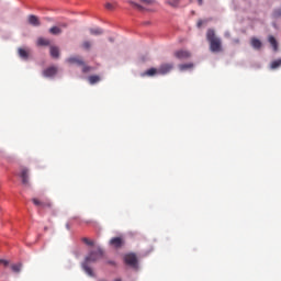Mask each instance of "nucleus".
Returning a JSON list of instances; mask_svg holds the SVG:
<instances>
[{
  "mask_svg": "<svg viewBox=\"0 0 281 281\" xmlns=\"http://www.w3.org/2000/svg\"><path fill=\"white\" fill-rule=\"evenodd\" d=\"M206 41L210 43L211 52L215 54L223 52V42L216 36V31H214V29H209L206 31Z\"/></svg>",
  "mask_w": 281,
  "mask_h": 281,
  "instance_id": "2",
  "label": "nucleus"
},
{
  "mask_svg": "<svg viewBox=\"0 0 281 281\" xmlns=\"http://www.w3.org/2000/svg\"><path fill=\"white\" fill-rule=\"evenodd\" d=\"M281 67V58L270 63V69H279Z\"/></svg>",
  "mask_w": 281,
  "mask_h": 281,
  "instance_id": "21",
  "label": "nucleus"
},
{
  "mask_svg": "<svg viewBox=\"0 0 281 281\" xmlns=\"http://www.w3.org/2000/svg\"><path fill=\"white\" fill-rule=\"evenodd\" d=\"M139 3H143V5H155L157 0H139Z\"/></svg>",
  "mask_w": 281,
  "mask_h": 281,
  "instance_id": "24",
  "label": "nucleus"
},
{
  "mask_svg": "<svg viewBox=\"0 0 281 281\" xmlns=\"http://www.w3.org/2000/svg\"><path fill=\"white\" fill-rule=\"evenodd\" d=\"M90 34H92V36H100L101 34H104V31L100 27L90 29Z\"/></svg>",
  "mask_w": 281,
  "mask_h": 281,
  "instance_id": "20",
  "label": "nucleus"
},
{
  "mask_svg": "<svg viewBox=\"0 0 281 281\" xmlns=\"http://www.w3.org/2000/svg\"><path fill=\"white\" fill-rule=\"evenodd\" d=\"M88 80L91 85H97V82H100V76L98 75L90 76Z\"/></svg>",
  "mask_w": 281,
  "mask_h": 281,
  "instance_id": "23",
  "label": "nucleus"
},
{
  "mask_svg": "<svg viewBox=\"0 0 281 281\" xmlns=\"http://www.w3.org/2000/svg\"><path fill=\"white\" fill-rule=\"evenodd\" d=\"M37 45H38L40 47H47V46L49 45V40L40 37V38L37 40Z\"/></svg>",
  "mask_w": 281,
  "mask_h": 281,
  "instance_id": "18",
  "label": "nucleus"
},
{
  "mask_svg": "<svg viewBox=\"0 0 281 281\" xmlns=\"http://www.w3.org/2000/svg\"><path fill=\"white\" fill-rule=\"evenodd\" d=\"M105 8H106V10H115V4H113L111 2H106Z\"/></svg>",
  "mask_w": 281,
  "mask_h": 281,
  "instance_id": "30",
  "label": "nucleus"
},
{
  "mask_svg": "<svg viewBox=\"0 0 281 281\" xmlns=\"http://www.w3.org/2000/svg\"><path fill=\"white\" fill-rule=\"evenodd\" d=\"M49 34H53V36H58V34H63V29L59 26H53L49 29Z\"/></svg>",
  "mask_w": 281,
  "mask_h": 281,
  "instance_id": "16",
  "label": "nucleus"
},
{
  "mask_svg": "<svg viewBox=\"0 0 281 281\" xmlns=\"http://www.w3.org/2000/svg\"><path fill=\"white\" fill-rule=\"evenodd\" d=\"M127 3L130 5H132L133 8H135V10H138L139 12H150V9H148V8L142 5V4H139V3H137L133 0H128Z\"/></svg>",
  "mask_w": 281,
  "mask_h": 281,
  "instance_id": "8",
  "label": "nucleus"
},
{
  "mask_svg": "<svg viewBox=\"0 0 281 281\" xmlns=\"http://www.w3.org/2000/svg\"><path fill=\"white\" fill-rule=\"evenodd\" d=\"M250 45L254 49L262 48V42L260 40H258V37H251Z\"/></svg>",
  "mask_w": 281,
  "mask_h": 281,
  "instance_id": "10",
  "label": "nucleus"
},
{
  "mask_svg": "<svg viewBox=\"0 0 281 281\" xmlns=\"http://www.w3.org/2000/svg\"><path fill=\"white\" fill-rule=\"evenodd\" d=\"M0 265H3V267H8L10 262L8 260L0 259Z\"/></svg>",
  "mask_w": 281,
  "mask_h": 281,
  "instance_id": "31",
  "label": "nucleus"
},
{
  "mask_svg": "<svg viewBox=\"0 0 281 281\" xmlns=\"http://www.w3.org/2000/svg\"><path fill=\"white\" fill-rule=\"evenodd\" d=\"M67 63H69L70 65H85V61L80 59V57H70L67 59Z\"/></svg>",
  "mask_w": 281,
  "mask_h": 281,
  "instance_id": "14",
  "label": "nucleus"
},
{
  "mask_svg": "<svg viewBox=\"0 0 281 281\" xmlns=\"http://www.w3.org/2000/svg\"><path fill=\"white\" fill-rule=\"evenodd\" d=\"M199 5H203V0H198Z\"/></svg>",
  "mask_w": 281,
  "mask_h": 281,
  "instance_id": "33",
  "label": "nucleus"
},
{
  "mask_svg": "<svg viewBox=\"0 0 281 281\" xmlns=\"http://www.w3.org/2000/svg\"><path fill=\"white\" fill-rule=\"evenodd\" d=\"M108 265H113V266H115V261H108Z\"/></svg>",
  "mask_w": 281,
  "mask_h": 281,
  "instance_id": "35",
  "label": "nucleus"
},
{
  "mask_svg": "<svg viewBox=\"0 0 281 281\" xmlns=\"http://www.w3.org/2000/svg\"><path fill=\"white\" fill-rule=\"evenodd\" d=\"M18 54L22 60H27V58H30V49L19 48Z\"/></svg>",
  "mask_w": 281,
  "mask_h": 281,
  "instance_id": "13",
  "label": "nucleus"
},
{
  "mask_svg": "<svg viewBox=\"0 0 281 281\" xmlns=\"http://www.w3.org/2000/svg\"><path fill=\"white\" fill-rule=\"evenodd\" d=\"M173 67L175 66L172 64H162L158 68V74H161L162 76H165V74H170V71H172Z\"/></svg>",
  "mask_w": 281,
  "mask_h": 281,
  "instance_id": "6",
  "label": "nucleus"
},
{
  "mask_svg": "<svg viewBox=\"0 0 281 281\" xmlns=\"http://www.w3.org/2000/svg\"><path fill=\"white\" fill-rule=\"evenodd\" d=\"M11 269L14 273H19V271H21V263L11 266Z\"/></svg>",
  "mask_w": 281,
  "mask_h": 281,
  "instance_id": "26",
  "label": "nucleus"
},
{
  "mask_svg": "<svg viewBox=\"0 0 281 281\" xmlns=\"http://www.w3.org/2000/svg\"><path fill=\"white\" fill-rule=\"evenodd\" d=\"M114 281H122V279H115Z\"/></svg>",
  "mask_w": 281,
  "mask_h": 281,
  "instance_id": "37",
  "label": "nucleus"
},
{
  "mask_svg": "<svg viewBox=\"0 0 281 281\" xmlns=\"http://www.w3.org/2000/svg\"><path fill=\"white\" fill-rule=\"evenodd\" d=\"M235 42H236V43H239V41H238V40H236Z\"/></svg>",
  "mask_w": 281,
  "mask_h": 281,
  "instance_id": "38",
  "label": "nucleus"
},
{
  "mask_svg": "<svg viewBox=\"0 0 281 281\" xmlns=\"http://www.w3.org/2000/svg\"><path fill=\"white\" fill-rule=\"evenodd\" d=\"M21 179H22L23 186H29V183H30V175H29L27 169H23L22 170Z\"/></svg>",
  "mask_w": 281,
  "mask_h": 281,
  "instance_id": "11",
  "label": "nucleus"
},
{
  "mask_svg": "<svg viewBox=\"0 0 281 281\" xmlns=\"http://www.w3.org/2000/svg\"><path fill=\"white\" fill-rule=\"evenodd\" d=\"M280 16H281V9L274 10V12H273V18H274V19H280Z\"/></svg>",
  "mask_w": 281,
  "mask_h": 281,
  "instance_id": "29",
  "label": "nucleus"
},
{
  "mask_svg": "<svg viewBox=\"0 0 281 281\" xmlns=\"http://www.w3.org/2000/svg\"><path fill=\"white\" fill-rule=\"evenodd\" d=\"M82 243H85V245H88L89 247H93V241H91L89 238L83 237Z\"/></svg>",
  "mask_w": 281,
  "mask_h": 281,
  "instance_id": "28",
  "label": "nucleus"
},
{
  "mask_svg": "<svg viewBox=\"0 0 281 281\" xmlns=\"http://www.w3.org/2000/svg\"><path fill=\"white\" fill-rule=\"evenodd\" d=\"M167 5H170V8H179V3H181V0H167Z\"/></svg>",
  "mask_w": 281,
  "mask_h": 281,
  "instance_id": "19",
  "label": "nucleus"
},
{
  "mask_svg": "<svg viewBox=\"0 0 281 281\" xmlns=\"http://www.w3.org/2000/svg\"><path fill=\"white\" fill-rule=\"evenodd\" d=\"M156 74H159V70H157V68H150L145 72L146 76H155Z\"/></svg>",
  "mask_w": 281,
  "mask_h": 281,
  "instance_id": "25",
  "label": "nucleus"
},
{
  "mask_svg": "<svg viewBox=\"0 0 281 281\" xmlns=\"http://www.w3.org/2000/svg\"><path fill=\"white\" fill-rule=\"evenodd\" d=\"M60 27H67V23H61Z\"/></svg>",
  "mask_w": 281,
  "mask_h": 281,
  "instance_id": "34",
  "label": "nucleus"
},
{
  "mask_svg": "<svg viewBox=\"0 0 281 281\" xmlns=\"http://www.w3.org/2000/svg\"><path fill=\"white\" fill-rule=\"evenodd\" d=\"M32 202L36 207H41L42 210H45V207H52V202L49 201H41L36 198L32 199Z\"/></svg>",
  "mask_w": 281,
  "mask_h": 281,
  "instance_id": "5",
  "label": "nucleus"
},
{
  "mask_svg": "<svg viewBox=\"0 0 281 281\" xmlns=\"http://www.w3.org/2000/svg\"><path fill=\"white\" fill-rule=\"evenodd\" d=\"M81 47H82L83 49H91V42H89V41L83 42V43L81 44Z\"/></svg>",
  "mask_w": 281,
  "mask_h": 281,
  "instance_id": "27",
  "label": "nucleus"
},
{
  "mask_svg": "<svg viewBox=\"0 0 281 281\" xmlns=\"http://www.w3.org/2000/svg\"><path fill=\"white\" fill-rule=\"evenodd\" d=\"M56 74H58V68L54 66L48 67L43 71L44 78H53V76H56Z\"/></svg>",
  "mask_w": 281,
  "mask_h": 281,
  "instance_id": "7",
  "label": "nucleus"
},
{
  "mask_svg": "<svg viewBox=\"0 0 281 281\" xmlns=\"http://www.w3.org/2000/svg\"><path fill=\"white\" fill-rule=\"evenodd\" d=\"M196 25L198 27H201L203 25V20H199Z\"/></svg>",
  "mask_w": 281,
  "mask_h": 281,
  "instance_id": "32",
  "label": "nucleus"
},
{
  "mask_svg": "<svg viewBox=\"0 0 281 281\" xmlns=\"http://www.w3.org/2000/svg\"><path fill=\"white\" fill-rule=\"evenodd\" d=\"M29 23L34 27L41 26V20H38V16L36 15H29Z\"/></svg>",
  "mask_w": 281,
  "mask_h": 281,
  "instance_id": "12",
  "label": "nucleus"
},
{
  "mask_svg": "<svg viewBox=\"0 0 281 281\" xmlns=\"http://www.w3.org/2000/svg\"><path fill=\"white\" fill-rule=\"evenodd\" d=\"M50 56L53 58H58L60 56V49L56 46H50Z\"/></svg>",
  "mask_w": 281,
  "mask_h": 281,
  "instance_id": "17",
  "label": "nucleus"
},
{
  "mask_svg": "<svg viewBox=\"0 0 281 281\" xmlns=\"http://www.w3.org/2000/svg\"><path fill=\"white\" fill-rule=\"evenodd\" d=\"M66 229H71V226L69 224H66Z\"/></svg>",
  "mask_w": 281,
  "mask_h": 281,
  "instance_id": "36",
  "label": "nucleus"
},
{
  "mask_svg": "<svg viewBox=\"0 0 281 281\" xmlns=\"http://www.w3.org/2000/svg\"><path fill=\"white\" fill-rule=\"evenodd\" d=\"M110 245L112 247H115V249H120V247H122V245H124V239H122V237H113L110 240Z\"/></svg>",
  "mask_w": 281,
  "mask_h": 281,
  "instance_id": "9",
  "label": "nucleus"
},
{
  "mask_svg": "<svg viewBox=\"0 0 281 281\" xmlns=\"http://www.w3.org/2000/svg\"><path fill=\"white\" fill-rule=\"evenodd\" d=\"M104 256V250L102 248H98L95 251H90L89 255L86 257L85 261L82 262V269L86 271L90 278H94L95 273L93 272V269L89 267L91 262H98L100 258Z\"/></svg>",
  "mask_w": 281,
  "mask_h": 281,
  "instance_id": "1",
  "label": "nucleus"
},
{
  "mask_svg": "<svg viewBox=\"0 0 281 281\" xmlns=\"http://www.w3.org/2000/svg\"><path fill=\"white\" fill-rule=\"evenodd\" d=\"M268 42L270 43L271 47L273 48V52H278V40L273 35H269Z\"/></svg>",
  "mask_w": 281,
  "mask_h": 281,
  "instance_id": "15",
  "label": "nucleus"
},
{
  "mask_svg": "<svg viewBox=\"0 0 281 281\" xmlns=\"http://www.w3.org/2000/svg\"><path fill=\"white\" fill-rule=\"evenodd\" d=\"M124 262L132 269H137V255L134 252L127 254L124 256Z\"/></svg>",
  "mask_w": 281,
  "mask_h": 281,
  "instance_id": "3",
  "label": "nucleus"
},
{
  "mask_svg": "<svg viewBox=\"0 0 281 281\" xmlns=\"http://www.w3.org/2000/svg\"><path fill=\"white\" fill-rule=\"evenodd\" d=\"M192 67H194V64H192V63L179 65L180 71H186L187 69H192Z\"/></svg>",
  "mask_w": 281,
  "mask_h": 281,
  "instance_id": "22",
  "label": "nucleus"
},
{
  "mask_svg": "<svg viewBox=\"0 0 281 281\" xmlns=\"http://www.w3.org/2000/svg\"><path fill=\"white\" fill-rule=\"evenodd\" d=\"M173 56L176 58H178L179 60H187V58H190V56H192V54H190L189 50L180 49V50H176Z\"/></svg>",
  "mask_w": 281,
  "mask_h": 281,
  "instance_id": "4",
  "label": "nucleus"
}]
</instances>
